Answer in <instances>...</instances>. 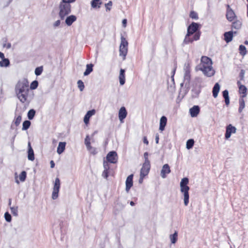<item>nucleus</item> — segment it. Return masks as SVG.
Returning <instances> with one entry per match:
<instances>
[{
  "mask_svg": "<svg viewBox=\"0 0 248 248\" xmlns=\"http://www.w3.org/2000/svg\"><path fill=\"white\" fill-rule=\"evenodd\" d=\"M50 167L51 168H53L55 166L54 162L53 160H51L50 162Z\"/></svg>",
  "mask_w": 248,
  "mask_h": 248,
  "instance_id": "0e129e2a",
  "label": "nucleus"
},
{
  "mask_svg": "<svg viewBox=\"0 0 248 248\" xmlns=\"http://www.w3.org/2000/svg\"><path fill=\"white\" fill-rule=\"evenodd\" d=\"M245 74V71L244 70L242 69L240 71V73L239 74V77L240 78V79L241 80H243L244 79V76Z\"/></svg>",
  "mask_w": 248,
  "mask_h": 248,
  "instance_id": "de8ad7c7",
  "label": "nucleus"
},
{
  "mask_svg": "<svg viewBox=\"0 0 248 248\" xmlns=\"http://www.w3.org/2000/svg\"><path fill=\"white\" fill-rule=\"evenodd\" d=\"M77 16L75 15H70L66 16L65 23L68 26H70L72 24L77 20Z\"/></svg>",
  "mask_w": 248,
  "mask_h": 248,
  "instance_id": "dca6fc26",
  "label": "nucleus"
},
{
  "mask_svg": "<svg viewBox=\"0 0 248 248\" xmlns=\"http://www.w3.org/2000/svg\"><path fill=\"white\" fill-rule=\"evenodd\" d=\"M127 50L128 49L127 47L120 46V56L123 57V60H124L125 58V56H126L127 53Z\"/></svg>",
  "mask_w": 248,
  "mask_h": 248,
  "instance_id": "a878e982",
  "label": "nucleus"
},
{
  "mask_svg": "<svg viewBox=\"0 0 248 248\" xmlns=\"http://www.w3.org/2000/svg\"><path fill=\"white\" fill-rule=\"evenodd\" d=\"M60 188V180L58 178H56L55 180L54 185L53 188V192L52 194V198L53 200H55L58 197Z\"/></svg>",
  "mask_w": 248,
  "mask_h": 248,
  "instance_id": "423d86ee",
  "label": "nucleus"
},
{
  "mask_svg": "<svg viewBox=\"0 0 248 248\" xmlns=\"http://www.w3.org/2000/svg\"><path fill=\"white\" fill-rule=\"evenodd\" d=\"M31 122L28 120L25 121L23 123L22 130L28 129L31 125Z\"/></svg>",
  "mask_w": 248,
  "mask_h": 248,
  "instance_id": "c9c22d12",
  "label": "nucleus"
},
{
  "mask_svg": "<svg viewBox=\"0 0 248 248\" xmlns=\"http://www.w3.org/2000/svg\"><path fill=\"white\" fill-rule=\"evenodd\" d=\"M242 26V23L239 20H236L232 23V28L238 30L241 28Z\"/></svg>",
  "mask_w": 248,
  "mask_h": 248,
  "instance_id": "2f4dec72",
  "label": "nucleus"
},
{
  "mask_svg": "<svg viewBox=\"0 0 248 248\" xmlns=\"http://www.w3.org/2000/svg\"><path fill=\"white\" fill-rule=\"evenodd\" d=\"M247 89L244 85H241L239 88V92L240 93L242 94L241 97L244 98L247 96Z\"/></svg>",
  "mask_w": 248,
  "mask_h": 248,
  "instance_id": "cd10ccee",
  "label": "nucleus"
},
{
  "mask_svg": "<svg viewBox=\"0 0 248 248\" xmlns=\"http://www.w3.org/2000/svg\"><path fill=\"white\" fill-rule=\"evenodd\" d=\"M28 158L29 160L33 161L34 160V155L33 150L31 146L30 142L28 144Z\"/></svg>",
  "mask_w": 248,
  "mask_h": 248,
  "instance_id": "f3484780",
  "label": "nucleus"
},
{
  "mask_svg": "<svg viewBox=\"0 0 248 248\" xmlns=\"http://www.w3.org/2000/svg\"><path fill=\"white\" fill-rule=\"evenodd\" d=\"M0 58L2 59L0 61V66L1 67H7L10 65V61L8 59L5 58L3 53L0 52Z\"/></svg>",
  "mask_w": 248,
  "mask_h": 248,
  "instance_id": "ddd939ff",
  "label": "nucleus"
},
{
  "mask_svg": "<svg viewBox=\"0 0 248 248\" xmlns=\"http://www.w3.org/2000/svg\"><path fill=\"white\" fill-rule=\"evenodd\" d=\"M122 23L124 26V27H126V23H127V20L126 19H124L122 21Z\"/></svg>",
  "mask_w": 248,
  "mask_h": 248,
  "instance_id": "680f3d73",
  "label": "nucleus"
},
{
  "mask_svg": "<svg viewBox=\"0 0 248 248\" xmlns=\"http://www.w3.org/2000/svg\"><path fill=\"white\" fill-rule=\"evenodd\" d=\"M43 72V67H37L35 69V74L36 76H39Z\"/></svg>",
  "mask_w": 248,
  "mask_h": 248,
  "instance_id": "79ce46f5",
  "label": "nucleus"
},
{
  "mask_svg": "<svg viewBox=\"0 0 248 248\" xmlns=\"http://www.w3.org/2000/svg\"><path fill=\"white\" fill-rule=\"evenodd\" d=\"M127 114V112L125 108L124 107H121L118 113L119 119L121 123L124 122V120L126 118Z\"/></svg>",
  "mask_w": 248,
  "mask_h": 248,
  "instance_id": "f8f14e48",
  "label": "nucleus"
},
{
  "mask_svg": "<svg viewBox=\"0 0 248 248\" xmlns=\"http://www.w3.org/2000/svg\"><path fill=\"white\" fill-rule=\"evenodd\" d=\"M222 95L224 98L228 97L229 96V92L227 90H224L222 92Z\"/></svg>",
  "mask_w": 248,
  "mask_h": 248,
  "instance_id": "5fc2aeb1",
  "label": "nucleus"
},
{
  "mask_svg": "<svg viewBox=\"0 0 248 248\" xmlns=\"http://www.w3.org/2000/svg\"><path fill=\"white\" fill-rule=\"evenodd\" d=\"M200 107L198 106H194L190 108L189 112L192 117H196L200 112Z\"/></svg>",
  "mask_w": 248,
  "mask_h": 248,
  "instance_id": "a211bd4d",
  "label": "nucleus"
},
{
  "mask_svg": "<svg viewBox=\"0 0 248 248\" xmlns=\"http://www.w3.org/2000/svg\"><path fill=\"white\" fill-rule=\"evenodd\" d=\"M188 182V179L185 177L182 179L180 184V191L183 195L184 202L185 206H187L189 203V195L188 191L190 188L187 186Z\"/></svg>",
  "mask_w": 248,
  "mask_h": 248,
  "instance_id": "20e7f679",
  "label": "nucleus"
},
{
  "mask_svg": "<svg viewBox=\"0 0 248 248\" xmlns=\"http://www.w3.org/2000/svg\"><path fill=\"white\" fill-rule=\"evenodd\" d=\"M199 27V24L197 23L192 22L187 28V33L193 35L198 32L197 30Z\"/></svg>",
  "mask_w": 248,
  "mask_h": 248,
  "instance_id": "1a4fd4ad",
  "label": "nucleus"
},
{
  "mask_svg": "<svg viewBox=\"0 0 248 248\" xmlns=\"http://www.w3.org/2000/svg\"><path fill=\"white\" fill-rule=\"evenodd\" d=\"M167 122V119L165 116H162L160 118V123H159V130L161 131H163L165 129V127L166 125Z\"/></svg>",
  "mask_w": 248,
  "mask_h": 248,
  "instance_id": "aec40b11",
  "label": "nucleus"
},
{
  "mask_svg": "<svg viewBox=\"0 0 248 248\" xmlns=\"http://www.w3.org/2000/svg\"><path fill=\"white\" fill-rule=\"evenodd\" d=\"M143 142H144L145 144H146V145H148V143H149V142H148V140H147V139L146 137H145H145H143Z\"/></svg>",
  "mask_w": 248,
  "mask_h": 248,
  "instance_id": "13d9d810",
  "label": "nucleus"
},
{
  "mask_svg": "<svg viewBox=\"0 0 248 248\" xmlns=\"http://www.w3.org/2000/svg\"><path fill=\"white\" fill-rule=\"evenodd\" d=\"M151 168L150 163L144 162L140 170V174L146 176L149 173Z\"/></svg>",
  "mask_w": 248,
  "mask_h": 248,
  "instance_id": "9b49d317",
  "label": "nucleus"
},
{
  "mask_svg": "<svg viewBox=\"0 0 248 248\" xmlns=\"http://www.w3.org/2000/svg\"><path fill=\"white\" fill-rule=\"evenodd\" d=\"M189 16L192 19H197L198 18L197 13L194 11H191L190 13Z\"/></svg>",
  "mask_w": 248,
  "mask_h": 248,
  "instance_id": "c03bdc74",
  "label": "nucleus"
},
{
  "mask_svg": "<svg viewBox=\"0 0 248 248\" xmlns=\"http://www.w3.org/2000/svg\"><path fill=\"white\" fill-rule=\"evenodd\" d=\"M38 86V81L37 80H34L31 84L30 89L35 90L37 88Z\"/></svg>",
  "mask_w": 248,
  "mask_h": 248,
  "instance_id": "4c0bfd02",
  "label": "nucleus"
},
{
  "mask_svg": "<svg viewBox=\"0 0 248 248\" xmlns=\"http://www.w3.org/2000/svg\"><path fill=\"white\" fill-rule=\"evenodd\" d=\"M107 161L113 164H115L118 161L117 154L115 151L109 152L106 156Z\"/></svg>",
  "mask_w": 248,
  "mask_h": 248,
  "instance_id": "6e6552de",
  "label": "nucleus"
},
{
  "mask_svg": "<svg viewBox=\"0 0 248 248\" xmlns=\"http://www.w3.org/2000/svg\"><path fill=\"white\" fill-rule=\"evenodd\" d=\"M145 176H142L141 174H140V179H139V183H141L142 182L143 179V178Z\"/></svg>",
  "mask_w": 248,
  "mask_h": 248,
  "instance_id": "052dcab7",
  "label": "nucleus"
},
{
  "mask_svg": "<svg viewBox=\"0 0 248 248\" xmlns=\"http://www.w3.org/2000/svg\"><path fill=\"white\" fill-rule=\"evenodd\" d=\"M170 239L172 244H175L176 242L178 239L177 232L175 231L173 234H170Z\"/></svg>",
  "mask_w": 248,
  "mask_h": 248,
  "instance_id": "c85d7f7f",
  "label": "nucleus"
},
{
  "mask_svg": "<svg viewBox=\"0 0 248 248\" xmlns=\"http://www.w3.org/2000/svg\"><path fill=\"white\" fill-rule=\"evenodd\" d=\"M224 99H225V102L226 105L227 106L229 105V104H230L229 97H226V98H224Z\"/></svg>",
  "mask_w": 248,
  "mask_h": 248,
  "instance_id": "4d7b16f0",
  "label": "nucleus"
},
{
  "mask_svg": "<svg viewBox=\"0 0 248 248\" xmlns=\"http://www.w3.org/2000/svg\"><path fill=\"white\" fill-rule=\"evenodd\" d=\"M60 24H61L60 20H57L53 23V26L54 28H57V27H59L60 25Z\"/></svg>",
  "mask_w": 248,
  "mask_h": 248,
  "instance_id": "864d4df0",
  "label": "nucleus"
},
{
  "mask_svg": "<svg viewBox=\"0 0 248 248\" xmlns=\"http://www.w3.org/2000/svg\"><path fill=\"white\" fill-rule=\"evenodd\" d=\"M3 46L4 47H6L7 48L9 49V48H11V44L10 43H8L7 45L6 44H4L3 45Z\"/></svg>",
  "mask_w": 248,
  "mask_h": 248,
  "instance_id": "bf43d9fd",
  "label": "nucleus"
},
{
  "mask_svg": "<svg viewBox=\"0 0 248 248\" xmlns=\"http://www.w3.org/2000/svg\"><path fill=\"white\" fill-rule=\"evenodd\" d=\"M239 50L240 54L243 56H245L247 54L246 48L242 45H241L239 46Z\"/></svg>",
  "mask_w": 248,
  "mask_h": 248,
  "instance_id": "473e14b6",
  "label": "nucleus"
},
{
  "mask_svg": "<svg viewBox=\"0 0 248 248\" xmlns=\"http://www.w3.org/2000/svg\"><path fill=\"white\" fill-rule=\"evenodd\" d=\"M128 44V42L126 41V39L123 36H122L121 38V44L120 46H125L127 47Z\"/></svg>",
  "mask_w": 248,
  "mask_h": 248,
  "instance_id": "e433bc0d",
  "label": "nucleus"
},
{
  "mask_svg": "<svg viewBox=\"0 0 248 248\" xmlns=\"http://www.w3.org/2000/svg\"><path fill=\"white\" fill-rule=\"evenodd\" d=\"M93 65L92 63L88 64L86 65V69L84 72V76H86L89 75L93 70Z\"/></svg>",
  "mask_w": 248,
  "mask_h": 248,
  "instance_id": "bb28decb",
  "label": "nucleus"
},
{
  "mask_svg": "<svg viewBox=\"0 0 248 248\" xmlns=\"http://www.w3.org/2000/svg\"><path fill=\"white\" fill-rule=\"evenodd\" d=\"M224 40L227 43H229L231 42L233 37V32L232 31H230L228 32H225L224 34Z\"/></svg>",
  "mask_w": 248,
  "mask_h": 248,
  "instance_id": "412c9836",
  "label": "nucleus"
},
{
  "mask_svg": "<svg viewBox=\"0 0 248 248\" xmlns=\"http://www.w3.org/2000/svg\"><path fill=\"white\" fill-rule=\"evenodd\" d=\"M89 151L93 155H95L97 153L96 148L93 147H92Z\"/></svg>",
  "mask_w": 248,
  "mask_h": 248,
  "instance_id": "603ef678",
  "label": "nucleus"
},
{
  "mask_svg": "<svg viewBox=\"0 0 248 248\" xmlns=\"http://www.w3.org/2000/svg\"><path fill=\"white\" fill-rule=\"evenodd\" d=\"M158 140H159V136L158 135H156L155 136V142L156 143H158Z\"/></svg>",
  "mask_w": 248,
  "mask_h": 248,
  "instance_id": "69168bd1",
  "label": "nucleus"
},
{
  "mask_svg": "<svg viewBox=\"0 0 248 248\" xmlns=\"http://www.w3.org/2000/svg\"><path fill=\"white\" fill-rule=\"evenodd\" d=\"M236 132V128L230 124L226 127V133L225 135V139L228 140L230 138L231 134L232 133H235Z\"/></svg>",
  "mask_w": 248,
  "mask_h": 248,
  "instance_id": "9d476101",
  "label": "nucleus"
},
{
  "mask_svg": "<svg viewBox=\"0 0 248 248\" xmlns=\"http://www.w3.org/2000/svg\"><path fill=\"white\" fill-rule=\"evenodd\" d=\"M10 209L12 213L15 216H17L18 215V210L17 207H10Z\"/></svg>",
  "mask_w": 248,
  "mask_h": 248,
  "instance_id": "37998d69",
  "label": "nucleus"
},
{
  "mask_svg": "<svg viewBox=\"0 0 248 248\" xmlns=\"http://www.w3.org/2000/svg\"><path fill=\"white\" fill-rule=\"evenodd\" d=\"M21 120L22 117L21 116H18L15 119L14 123L16 126H17L19 125V124L21 123Z\"/></svg>",
  "mask_w": 248,
  "mask_h": 248,
  "instance_id": "a19ab883",
  "label": "nucleus"
},
{
  "mask_svg": "<svg viewBox=\"0 0 248 248\" xmlns=\"http://www.w3.org/2000/svg\"><path fill=\"white\" fill-rule=\"evenodd\" d=\"M86 146V148L87 149V150L89 151L91 148V147H92L91 145V143H88V144H85Z\"/></svg>",
  "mask_w": 248,
  "mask_h": 248,
  "instance_id": "e2e57ef3",
  "label": "nucleus"
},
{
  "mask_svg": "<svg viewBox=\"0 0 248 248\" xmlns=\"http://www.w3.org/2000/svg\"><path fill=\"white\" fill-rule=\"evenodd\" d=\"M124 72L125 71L124 69H121L119 78L120 81V84L121 85H123L125 83Z\"/></svg>",
  "mask_w": 248,
  "mask_h": 248,
  "instance_id": "b1692460",
  "label": "nucleus"
},
{
  "mask_svg": "<svg viewBox=\"0 0 248 248\" xmlns=\"http://www.w3.org/2000/svg\"><path fill=\"white\" fill-rule=\"evenodd\" d=\"M237 85L238 86L239 88L240 87V86L241 85H242L241 84V82H240V81H237Z\"/></svg>",
  "mask_w": 248,
  "mask_h": 248,
  "instance_id": "338daca9",
  "label": "nucleus"
},
{
  "mask_svg": "<svg viewBox=\"0 0 248 248\" xmlns=\"http://www.w3.org/2000/svg\"><path fill=\"white\" fill-rule=\"evenodd\" d=\"M190 79V71L188 67H186L185 69L184 80L189 82Z\"/></svg>",
  "mask_w": 248,
  "mask_h": 248,
  "instance_id": "5701e85b",
  "label": "nucleus"
},
{
  "mask_svg": "<svg viewBox=\"0 0 248 248\" xmlns=\"http://www.w3.org/2000/svg\"><path fill=\"white\" fill-rule=\"evenodd\" d=\"M130 204L131 206H134L135 205V203L133 201H131L130 202Z\"/></svg>",
  "mask_w": 248,
  "mask_h": 248,
  "instance_id": "774afa93",
  "label": "nucleus"
},
{
  "mask_svg": "<svg viewBox=\"0 0 248 248\" xmlns=\"http://www.w3.org/2000/svg\"><path fill=\"white\" fill-rule=\"evenodd\" d=\"M35 114V111L33 109H30L28 113V118L29 120H32Z\"/></svg>",
  "mask_w": 248,
  "mask_h": 248,
  "instance_id": "f704fd0d",
  "label": "nucleus"
},
{
  "mask_svg": "<svg viewBox=\"0 0 248 248\" xmlns=\"http://www.w3.org/2000/svg\"><path fill=\"white\" fill-rule=\"evenodd\" d=\"M220 90V85L218 83H216L213 89V96L214 98H216Z\"/></svg>",
  "mask_w": 248,
  "mask_h": 248,
  "instance_id": "393cba45",
  "label": "nucleus"
},
{
  "mask_svg": "<svg viewBox=\"0 0 248 248\" xmlns=\"http://www.w3.org/2000/svg\"><path fill=\"white\" fill-rule=\"evenodd\" d=\"M108 162L104 161L103 163V167L104 169V170H109L110 167L109 165L108 164Z\"/></svg>",
  "mask_w": 248,
  "mask_h": 248,
  "instance_id": "49530a36",
  "label": "nucleus"
},
{
  "mask_svg": "<svg viewBox=\"0 0 248 248\" xmlns=\"http://www.w3.org/2000/svg\"><path fill=\"white\" fill-rule=\"evenodd\" d=\"M101 3L100 0H93L91 1V6L93 8H100Z\"/></svg>",
  "mask_w": 248,
  "mask_h": 248,
  "instance_id": "7c9ffc66",
  "label": "nucleus"
},
{
  "mask_svg": "<svg viewBox=\"0 0 248 248\" xmlns=\"http://www.w3.org/2000/svg\"><path fill=\"white\" fill-rule=\"evenodd\" d=\"M95 111L94 109H92L88 111L84 117V122L85 124H87L89 122L90 118L91 116L95 114Z\"/></svg>",
  "mask_w": 248,
  "mask_h": 248,
  "instance_id": "6ab92c4d",
  "label": "nucleus"
},
{
  "mask_svg": "<svg viewBox=\"0 0 248 248\" xmlns=\"http://www.w3.org/2000/svg\"><path fill=\"white\" fill-rule=\"evenodd\" d=\"M112 3L111 1H108V2L107 4H105V6L106 7L107 10H110V7L112 6Z\"/></svg>",
  "mask_w": 248,
  "mask_h": 248,
  "instance_id": "8fccbe9b",
  "label": "nucleus"
},
{
  "mask_svg": "<svg viewBox=\"0 0 248 248\" xmlns=\"http://www.w3.org/2000/svg\"><path fill=\"white\" fill-rule=\"evenodd\" d=\"M227 10H226V17L227 19L230 21H232L235 18H236V16L233 11V10L231 8L229 4L226 5Z\"/></svg>",
  "mask_w": 248,
  "mask_h": 248,
  "instance_id": "0eeeda50",
  "label": "nucleus"
},
{
  "mask_svg": "<svg viewBox=\"0 0 248 248\" xmlns=\"http://www.w3.org/2000/svg\"><path fill=\"white\" fill-rule=\"evenodd\" d=\"M191 35L188 33L186 34L184 40L182 43L183 46H184L185 45L189 43H192L194 41H197L199 40L201 36V32L195 33L193 35V39H192L191 37H190Z\"/></svg>",
  "mask_w": 248,
  "mask_h": 248,
  "instance_id": "39448f33",
  "label": "nucleus"
},
{
  "mask_svg": "<svg viewBox=\"0 0 248 248\" xmlns=\"http://www.w3.org/2000/svg\"><path fill=\"white\" fill-rule=\"evenodd\" d=\"M108 173H109V170H104V171L102 173V176L104 178L107 179L108 176Z\"/></svg>",
  "mask_w": 248,
  "mask_h": 248,
  "instance_id": "09e8293b",
  "label": "nucleus"
},
{
  "mask_svg": "<svg viewBox=\"0 0 248 248\" xmlns=\"http://www.w3.org/2000/svg\"><path fill=\"white\" fill-rule=\"evenodd\" d=\"M243 98H244L240 97V98L239 100V108L238 109V111L240 113H241L243 109L245 107V101Z\"/></svg>",
  "mask_w": 248,
  "mask_h": 248,
  "instance_id": "c756f323",
  "label": "nucleus"
},
{
  "mask_svg": "<svg viewBox=\"0 0 248 248\" xmlns=\"http://www.w3.org/2000/svg\"><path fill=\"white\" fill-rule=\"evenodd\" d=\"M194 144V140L193 139H189L186 141V147L187 149L192 148Z\"/></svg>",
  "mask_w": 248,
  "mask_h": 248,
  "instance_id": "72a5a7b5",
  "label": "nucleus"
},
{
  "mask_svg": "<svg viewBox=\"0 0 248 248\" xmlns=\"http://www.w3.org/2000/svg\"><path fill=\"white\" fill-rule=\"evenodd\" d=\"M133 174H131L129 175L126 180L125 182V190L126 192H128L131 188V187L133 186Z\"/></svg>",
  "mask_w": 248,
  "mask_h": 248,
  "instance_id": "2eb2a0df",
  "label": "nucleus"
},
{
  "mask_svg": "<svg viewBox=\"0 0 248 248\" xmlns=\"http://www.w3.org/2000/svg\"><path fill=\"white\" fill-rule=\"evenodd\" d=\"M170 172V169L169 165L168 164L164 165L161 170V176L163 178H165L167 174Z\"/></svg>",
  "mask_w": 248,
  "mask_h": 248,
  "instance_id": "4468645a",
  "label": "nucleus"
},
{
  "mask_svg": "<svg viewBox=\"0 0 248 248\" xmlns=\"http://www.w3.org/2000/svg\"><path fill=\"white\" fill-rule=\"evenodd\" d=\"M4 217H5V220L7 222H9L11 221V219H12L11 216L8 212H6L5 213Z\"/></svg>",
  "mask_w": 248,
  "mask_h": 248,
  "instance_id": "a18cd8bd",
  "label": "nucleus"
},
{
  "mask_svg": "<svg viewBox=\"0 0 248 248\" xmlns=\"http://www.w3.org/2000/svg\"><path fill=\"white\" fill-rule=\"evenodd\" d=\"M26 172L25 171H22V172L19 175V179L21 182H24L26 178Z\"/></svg>",
  "mask_w": 248,
  "mask_h": 248,
  "instance_id": "ea45409f",
  "label": "nucleus"
},
{
  "mask_svg": "<svg viewBox=\"0 0 248 248\" xmlns=\"http://www.w3.org/2000/svg\"><path fill=\"white\" fill-rule=\"evenodd\" d=\"M144 158L145 159L144 162L150 163L148 159V153L147 152H145L144 153Z\"/></svg>",
  "mask_w": 248,
  "mask_h": 248,
  "instance_id": "3c124183",
  "label": "nucleus"
},
{
  "mask_svg": "<svg viewBox=\"0 0 248 248\" xmlns=\"http://www.w3.org/2000/svg\"><path fill=\"white\" fill-rule=\"evenodd\" d=\"M58 10L59 17L61 20H63L71 12V3L61 0L59 4Z\"/></svg>",
  "mask_w": 248,
  "mask_h": 248,
  "instance_id": "7ed1b4c3",
  "label": "nucleus"
},
{
  "mask_svg": "<svg viewBox=\"0 0 248 248\" xmlns=\"http://www.w3.org/2000/svg\"><path fill=\"white\" fill-rule=\"evenodd\" d=\"M212 64L211 59L206 56H202L201 62L196 66V69L197 70L202 71L205 76L211 77L215 74V70L214 69Z\"/></svg>",
  "mask_w": 248,
  "mask_h": 248,
  "instance_id": "f03ea898",
  "label": "nucleus"
},
{
  "mask_svg": "<svg viewBox=\"0 0 248 248\" xmlns=\"http://www.w3.org/2000/svg\"><path fill=\"white\" fill-rule=\"evenodd\" d=\"M90 139L89 135H87L85 139V144L90 143Z\"/></svg>",
  "mask_w": 248,
  "mask_h": 248,
  "instance_id": "6e6d98bb",
  "label": "nucleus"
},
{
  "mask_svg": "<svg viewBox=\"0 0 248 248\" xmlns=\"http://www.w3.org/2000/svg\"><path fill=\"white\" fill-rule=\"evenodd\" d=\"M78 88L80 91H82L84 89V84L83 81L81 80H79L77 82Z\"/></svg>",
  "mask_w": 248,
  "mask_h": 248,
  "instance_id": "58836bf2",
  "label": "nucleus"
},
{
  "mask_svg": "<svg viewBox=\"0 0 248 248\" xmlns=\"http://www.w3.org/2000/svg\"><path fill=\"white\" fill-rule=\"evenodd\" d=\"M30 90L27 78L19 80L15 87V93L18 99L22 103H29L31 100Z\"/></svg>",
  "mask_w": 248,
  "mask_h": 248,
  "instance_id": "f257e3e1",
  "label": "nucleus"
},
{
  "mask_svg": "<svg viewBox=\"0 0 248 248\" xmlns=\"http://www.w3.org/2000/svg\"><path fill=\"white\" fill-rule=\"evenodd\" d=\"M66 142H60L57 148V152L59 155L62 153L65 148Z\"/></svg>",
  "mask_w": 248,
  "mask_h": 248,
  "instance_id": "4be33fe9",
  "label": "nucleus"
}]
</instances>
